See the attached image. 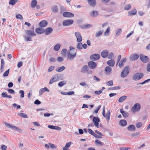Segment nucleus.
Here are the masks:
<instances>
[{"label": "nucleus", "instance_id": "1", "mask_svg": "<svg viewBox=\"0 0 150 150\" xmlns=\"http://www.w3.org/2000/svg\"><path fill=\"white\" fill-rule=\"evenodd\" d=\"M69 49L70 50L69 52L68 58L70 60H71L76 57V52L74 48L72 47H70Z\"/></svg>", "mask_w": 150, "mask_h": 150}, {"label": "nucleus", "instance_id": "2", "mask_svg": "<svg viewBox=\"0 0 150 150\" xmlns=\"http://www.w3.org/2000/svg\"><path fill=\"white\" fill-rule=\"evenodd\" d=\"M129 68L128 66L125 67L122 71L121 76L122 78H124L126 77L129 73Z\"/></svg>", "mask_w": 150, "mask_h": 150}, {"label": "nucleus", "instance_id": "3", "mask_svg": "<svg viewBox=\"0 0 150 150\" xmlns=\"http://www.w3.org/2000/svg\"><path fill=\"white\" fill-rule=\"evenodd\" d=\"M140 108V105L139 103H135L131 109V111L134 113L139 111Z\"/></svg>", "mask_w": 150, "mask_h": 150}, {"label": "nucleus", "instance_id": "4", "mask_svg": "<svg viewBox=\"0 0 150 150\" xmlns=\"http://www.w3.org/2000/svg\"><path fill=\"white\" fill-rule=\"evenodd\" d=\"M143 75L142 73H137L133 76V79L134 80H138L142 78Z\"/></svg>", "mask_w": 150, "mask_h": 150}, {"label": "nucleus", "instance_id": "5", "mask_svg": "<svg viewBox=\"0 0 150 150\" xmlns=\"http://www.w3.org/2000/svg\"><path fill=\"white\" fill-rule=\"evenodd\" d=\"M140 58L141 61L144 63H147L149 61V57L147 56L144 55L143 54H140Z\"/></svg>", "mask_w": 150, "mask_h": 150}, {"label": "nucleus", "instance_id": "6", "mask_svg": "<svg viewBox=\"0 0 150 150\" xmlns=\"http://www.w3.org/2000/svg\"><path fill=\"white\" fill-rule=\"evenodd\" d=\"M74 23L73 20H67L64 21L62 23V25L64 26H68Z\"/></svg>", "mask_w": 150, "mask_h": 150}, {"label": "nucleus", "instance_id": "7", "mask_svg": "<svg viewBox=\"0 0 150 150\" xmlns=\"http://www.w3.org/2000/svg\"><path fill=\"white\" fill-rule=\"evenodd\" d=\"M105 108L104 107L103 110V116L106 118V119L107 121L108 122H109V120L110 119V111L109 110L106 113V115H105Z\"/></svg>", "mask_w": 150, "mask_h": 150}, {"label": "nucleus", "instance_id": "8", "mask_svg": "<svg viewBox=\"0 0 150 150\" xmlns=\"http://www.w3.org/2000/svg\"><path fill=\"white\" fill-rule=\"evenodd\" d=\"M75 35L77 41L78 42H81L82 40V37L80 32H76L75 33Z\"/></svg>", "mask_w": 150, "mask_h": 150}, {"label": "nucleus", "instance_id": "9", "mask_svg": "<svg viewBox=\"0 0 150 150\" xmlns=\"http://www.w3.org/2000/svg\"><path fill=\"white\" fill-rule=\"evenodd\" d=\"M100 57V56L99 54H95L91 55L90 59L92 61H95L99 59Z\"/></svg>", "mask_w": 150, "mask_h": 150}, {"label": "nucleus", "instance_id": "10", "mask_svg": "<svg viewBox=\"0 0 150 150\" xmlns=\"http://www.w3.org/2000/svg\"><path fill=\"white\" fill-rule=\"evenodd\" d=\"M88 65L90 69H95L97 66L96 63L93 61H90L88 63Z\"/></svg>", "mask_w": 150, "mask_h": 150}, {"label": "nucleus", "instance_id": "11", "mask_svg": "<svg viewBox=\"0 0 150 150\" xmlns=\"http://www.w3.org/2000/svg\"><path fill=\"white\" fill-rule=\"evenodd\" d=\"M63 16L65 17L71 18L73 17L74 15L73 13L71 12H66L63 13Z\"/></svg>", "mask_w": 150, "mask_h": 150}, {"label": "nucleus", "instance_id": "12", "mask_svg": "<svg viewBox=\"0 0 150 150\" xmlns=\"http://www.w3.org/2000/svg\"><path fill=\"white\" fill-rule=\"evenodd\" d=\"M139 55L137 54H131L130 57V59L132 61H134L138 59Z\"/></svg>", "mask_w": 150, "mask_h": 150}, {"label": "nucleus", "instance_id": "13", "mask_svg": "<svg viewBox=\"0 0 150 150\" xmlns=\"http://www.w3.org/2000/svg\"><path fill=\"white\" fill-rule=\"evenodd\" d=\"M47 21L46 20H43L39 23V26L41 27H45L47 25Z\"/></svg>", "mask_w": 150, "mask_h": 150}, {"label": "nucleus", "instance_id": "14", "mask_svg": "<svg viewBox=\"0 0 150 150\" xmlns=\"http://www.w3.org/2000/svg\"><path fill=\"white\" fill-rule=\"evenodd\" d=\"M93 122L94 123L95 125L97 128L98 127V122L99 121V119L98 117H94L93 119Z\"/></svg>", "mask_w": 150, "mask_h": 150}, {"label": "nucleus", "instance_id": "15", "mask_svg": "<svg viewBox=\"0 0 150 150\" xmlns=\"http://www.w3.org/2000/svg\"><path fill=\"white\" fill-rule=\"evenodd\" d=\"M36 32L38 34H42L45 32V30L42 27L37 28L35 29Z\"/></svg>", "mask_w": 150, "mask_h": 150}, {"label": "nucleus", "instance_id": "16", "mask_svg": "<svg viewBox=\"0 0 150 150\" xmlns=\"http://www.w3.org/2000/svg\"><path fill=\"white\" fill-rule=\"evenodd\" d=\"M108 50H107L103 51L101 53L102 57L103 58L106 57L108 55Z\"/></svg>", "mask_w": 150, "mask_h": 150}, {"label": "nucleus", "instance_id": "17", "mask_svg": "<svg viewBox=\"0 0 150 150\" xmlns=\"http://www.w3.org/2000/svg\"><path fill=\"white\" fill-rule=\"evenodd\" d=\"M53 31V29L52 28L49 27L47 28L45 30V33L46 35H48L50 34Z\"/></svg>", "mask_w": 150, "mask_h": 150}, {"label": "nucleus", "instance_id": "18", "mask_svg": "<svg viewBox=\"0 0 150 150\" xmlns=\"http://www.w3.org/2000/svg\"><path fill=\"white\" fill-rule=\"evenodd\" d=\"M111 71L112 68L109 66H107L105 69V71L107 74H110L111 73Z\"/></svg>", "mask_w": 150, "mask_h": 150}, {"label": "nucleus", "instance_id": "19", "mask_svg": "<svg viewBox=\"0 0 150 150\" xmlns=\"http://www.w3.org/2000/svg\"><path fill=\"white\" fill-rule=\"evenodd\" d=\"M98 15V12L97 11H93L90 13V15L91 17H95L97 16Z\"/></svg>", "mask_w": 150, "mask_h": 150}, {"label": "nucleus", "instance_id": "20", "mask_svg": "<svg viewBox=\"0 0 150 150\" xmlns=\"http://www.w3.org/2000/svg\"><path fill=\"white\" fill-rule=\"evenodd\" d=\"M137 13V11L136 9H133L131 11L128 12L129 16H132L135 15Z\"/></svg>", "mask_w": 150, "mask_h": 150}, {"label": "nucleus", "instance_id": "21", "mask_svg": "<svg viewBox=\"0 0 150 150\" xmlns=\"http://www.w3.org/2000/svg\"><path fill=\"white\" fill-rule=\"evenodd\" d=\"M26 33L28 36L33 37L36 35V34L34 33L33 31H32L30 30H27L26 31Z\"/></svg>", "mask_w": 150, "mask_h": 150}, {"label": "nucleus", "instance_id": "22", "mask_svg": "<svg viewBox=\"0 0 150 150\" xmlns=\"http://www.w3.org/2000/svg\"><path fill=\"white\" fill-rule=\"evenodd\" d=\"M88 2L91 6L94 7L96 5L95 0H88Z\"/></svg>", "mask_w": 150, "mask_h": 150}, {"label": "nucleus", "instance_id": "23", "mask_svg": "<svg viewBox=\"0 0 150 150\" xmlns=\"http://www.w3.org/2000/svg\"><path fill=\"white\" fill-rule=\"evenodd\" d=\"M88 68L86 65H84L82 68L81 72L83 73H85L88 71Z\"/></svg>", "mask_w": 150, "mask_h": 150}, {"label": "nucleus", "instance_id": "24", "mask_svg": "<svg viewBox=\"0 0 150 150\" xmlns=\"http://www.w3.org/2000/svg\"><path fill=\"white\" fill-rule=\"evenodd\" d=\"M126 61V58H123L120 62L119 64V66L120 68H121L124 65V62H125Z\"/></svg>", "mask_w": 150, "mask_h": 150}, {"label": "nucleus", "instance_id": "25", "mask_svg": "<svg viewBox=\"0 0 150 150\" xmlns=\"http://www.w3.org/2000/svg\"><path fill=\"white\" fill-rule=\"evenodd\" d=\"M120 111L124 117H128L129 115L128 113L127 112L124 111L123 109L122 108L120 109Z\"/></svg>", "mask_w": 150, "mask_h": 150}, {"label": "nucleus", "instance_id": "26", "mask_svg": "<svg viewBox=\"0 0 150 150\" xmlns=\"http://www.w3.org/2000/svg\"><path fill=\"white\" fill-rule=\"evenodd\" d=\"M71 142H70L67 143L65 146L62 148L63 150H70L68 149V148L71 145Z\"/></svg>", "mask_w": 150, "mask_h": 150}, {"label": "nucleus", "instance_id": "27", "mask_svg": "<svg viewBox=\"0 0 150 150\" xmlns=\"http://www.w3.org/2000/svg\"><path fill=\"white\" fill-rule=\"evenodd\" d=\"M115 63V61L113 59H110L107 62L108 64L112 67H113Z\"/></svg>", "mask_w": 150, "mask_h": 150}, {"label": "nucleus", "instance_id": "28", "mask_svg": "<svg viewBox=\"0 0 150 150\" xmlns=\"http://www.w3.org/2000/svg\"><path fill=\"white\" fill-rule=\"evenodd\" d=\"M48 127L50 128L54 129L60 130L61 129V128L60 127L52 125H49L48 126Z\"/></svg>", "mask_w": 150, "mask_h": 150}, {"label": "nucleus", "instance_id": "29", "mask_svg": "<svg viewBox=\"0 0 150 150\" xmlns=\"http://www.w3.org/2000/svg\"><path fill=\"white\" fill-rule=\"evenodd\" d=\"M127 129L129 131H133L135 130V127L133 125H130L127 127Z\"/></svg>", "mask_w": 150, "mask_h": 150}, {"label": "nucleus", "instance_id": "30", "mask_svg": "<svg viewBox=\"0 0 150 150\" xmlns=\"http://www.w3.org/2000/svg\"><path fill=\"white\" fill-rule=\"evenodd\" d=\"M57 76H54L50 79L49 83L50 84L54 82L57 81Z\"/></svg>", "mask_w": 150, "mask_h": 150}, {"label": "nucleus", "instance_id": "31", "mask_svg": "<svg viewBox=\"0 0 150 150\" xmlns=\"http://www.w3.org/2000/svg\"><path fill=\"white\" fill-rule=\"evenodd\" d=\"M37 2L36 0H33L32 1L31 6L32 8H34L37 4Z\"/></svg>", "mask_w": 150, "mask_h": 150}, {"label": "nucleus", "instance_id": "32", "mask_svg": "<svg viewBox=\"0 0 150 150\" xmlns=\"http://www.w3.org/2000/svg\"><path fill=\"white\" fill-rule=\"evenodd\" d=\"M61 46L60 44L59 43H58L56 44L54 47V50L56 51H58Z\"/></svg>", "mask_w": 150, "mask_h": 150}, {"label": "nucleus", "instance_id": "33", "mask_svg": "<svg viewBox=\"0 0 150 150\" xmlns=\"http://www.w3.org/2000/svg\"><path fill=\"white\" fill-rule=\"evenodd\" d=\"M52 10L54 13H57L58 11L57 6L56 5L53 6L52 8Z\"/></svg>", "mask_w": 150, "mask_h": 150}, {"label": "nucleus", "instance_id": "34", "mask_svg": "<svg viewBox=\"0 0 150 150\" xmlns=\"http://www.w3.org/2000/svg\"><path fill=\"white\" fill-rule=\"evenodd\" d=\"M49 90L47 87L41 88L39 91L40 93H43L45 91H49Z\"/></svg>", "mask_w": 150, "mask_h": 150}, {"label": "nucleus", "instance_id": "35", "mask_svg": "<svg viewBox=\"0 0 150 150\" xmlns=\"http://www.w3.org/2000/svg\"><path fill=\"white\" fill-rule=\"evenodd\" d=\"M131 5L130 4H126L124 7V9L125 10H129L131 8Z\"/></svg>", "mask_w": 150, "mask_h": 150}, {"label": "nucleus", "instance_id": "36", "mask_svg": "<svg viewBox=\"0 0 150 150\" xmlns=\"http://www.w3.org/2000/svg\"><path fill=\"white\" fill-rule=\"evenodd\" d=\"M110 30V27H108L104 33L105 35L107 36L109 35Z\"/></svg>", "mask_w": 150, "mask_h": 150}, {"label": "nucleus", "instance_id": "37", "mask_svg": "<svg viewBox=\"0 0 150 150\" xmlns=\"http://www.w3.org/2000/svg\"><path fill=\"white\" fill-rule=\"evenodd\" d=\"M120 125L122 126H125L127 125V121L125 120H122L120 121Z\"/></svg>", "mask_w": 150, "mask_h": 150}, {"label": "nucleus", "instance_id": "38", "mask_svg": "<svg viewBox=\"0 0 150 150\" xmlns=\"http://www.w3.org/2000/svg\"><path fill=\"white\" fill-rule=\"evenodd\" d=\"M65 69V67L64 66H62L61 67L57 68L56 69V71L58 72H61L64 70Z\"/></svg>", "mask_w": 150, "mask_h": 150}, {"label": "nucleus", "instance_id": "39", "mask_svg": "<svg viewBox=\"0 0 150 150\" xmlns=\"http://www.w3.org/2000/svg\"><path fill=\"white\" fill-rule=\"evenodd\" d=\"M103 30H100L99 31H98V32H97L96 33V36L97 37H98L100 36L102 33H103Z\"/></svg>", "mask_w": 150, "mask_h": 150}, {"label": "nucleus", "instance_id": "40", "mask_svg": "<svg viewBox=\"0 0 150 150\" xmlns=\"http://www.w3.org/2000/svg\"><path fill=\"white\" fill-rule=\"evenodd\" d=\"M66 83V81H62L60 82L58 84V85L59 87H62Z\"/></svg>", "mask_w": 150, "mask_h": 150}, {"label": "nucleus", "instance_id": "41", "mask_svg": "<svg viewBox=\"0 0 150 150\" xmlns=\"http://www.w3.org/2000/svg\"><path fill=\"white\" fill-rule=\"evenodd\" d=\"M67 53V50L66 49H62V54L63 56H65Z\"/></svg>", "mask_w": 150, "mask_h": 150}, {"label": "nucleus", "instance_id": "42", "mask_svg": "<svg viewBox=\"0 0 150 150\" xmlns=\"http://www.w3.org/2000/svg\"><path fill=\"white\" fill-rule=\"evenodd\" d=\"M127 97V96H122L119 99L118 101L120 102H122L124 100L126 99Z\"/></svg>", "mask_w": 150, "mask_h": 150}, {"label": "nucleus", "instance_id": "43", "mask_svg": "<svg viewBox=\"0 0 150 150\" xmlns=\"http://www.w3.org/2000/svg\"><path fill=\"white\" fill-rule=\"evenodd\" d=\"M11 128L13 129H14L15 130H17L19 132H22V130L21 129L18 128V127H17L16 126H13V125H12Z\"/></svg>", "mask_w": 150, "mask_h": 150}, {"label": "nucleus", "instance_id": "44", "mask_svg": "<svg viewBox=\"0 0 150 150\" xmlns=\"http://www.w3.org/2000/svg\"><path fill=\"white\" fill-rule=\"evenodd\" d=\"M1 97L2 98H12L11 95L8 94H1Z\"/></svg>", "mask_w": 150, "mask_h": 150}, {"label": "nucleus", "instance_id": "45", "mask_svg": "<svg viewBox=\"0 0 150 150\" xmlns=\"http://www.w3.org/2000/svg\"><path fill=\"white\" fill-rule=\"evenodd\" d=\"M18 1V0H10L9 1V4L13 5L16 3Z\"/></svg>", "mask_w": 150, "mask_h": 150}, {"label": "nucleus", "instance_id": "46", "mask_svg": "<svg viewBox=\"0 0 150 150\" xmlns=\"http://www.w3.org/2000/svg\"><path fill=\"white\" fill-rule=\"evenodd\" d=\"M48 144L49 145L50 147L52 149H55L57 147V146H56L55 145L53 144L49 143Z\"/></svg>", "mask_w": 150, "mask_h": 150}, {"label": "nucleus", "instance_id": "47", "mask_svg": "<svg viewBox=\"0 0 150 150\" xmlns=\"http://www.w3.org/2000/svg\"><path fill=\"white\" fill-rule=\"evenodd\" d=\"M140 135V133L139 132H136L132 134L131 136L132 137H134L136 136H139Z\"/></svg>", "mask_w": 150, "mask_h": 150}, {"label": "nucleus", "instance_id": "48", "mask_svg": "<svg viewBox=\"0 0 150 150\" xmlns=\"http://www.w3.org/2000/svg\"><path fill=\"white\" fill-rule=\"evenodd\" d=\"M66 11V8L63 6L60 7V13H62L63 12Z\"/></svg>", "mask_w": 150, "mask_h": 150}, {"label": "nucleus", "instance_id": "49", "mask_svg": "<svg viewBox=\"0 0 150 150\" xmlns=\"http://www.w3.org/2000/svg\"><path fill=\"white\" fill-rule=\"evenodd\" d=\"M142 125V122H137L136 124V126L137 128H140L141 127Z\"/></svg>", "mask_w": 150, "mask_h": 150}, {"label": "nucleus", "instance_id": "50", "mask_svg": "<svg viewBox=\"0 0 150 150\" xmlns=\"http://www.w3.org/2000/svg\"><path fill=\"white\" fill-rule=\"evenodd\" d=\"M83 47L82 44L81 42H79L77 44V47L80 49H82Z\"/></svg>", "mask_w": 150, "mask_h": 150}, {"label": "nucleus", "instance_id": "51", "mask_svg": "<svg viewBox=\"0 0 150 150\" xmlns=\"http://www.w3.org/2000/svg\"><path fill=\"white\" fill-rule=\"evenodd\" d=\"M9 69H8L4 73V74L3 75V76L4 77H6L7 76L8 74L9 73Z\"/></svg>", "mask_w": 150, "mask_h": 150}, {"label": "nucleus", "instance_id": "52", "mask_svg": "<svg viewBox=\"0 0 150 150\" xmlns=\"http://www.w3.org/2000/svg\"><path fill=\"white\" fill-rule=\"evenodd\" d=\"M18 115L21 117H23V118H27L28 117L27 115L24 113H20Z\"/></svg>", "mask_w": 150, "mask_h": 150}, {"label": "nucleus", "instance_id": "53", "mask_svg": "<svg viewBox=\"0 0 150 150\" xmlns=\"http://www.w3.org/2000/svg\"><path fill=\"white\" fill-rule=\"evenodd\" d=\"M106 84L108 86H112L113 85V81L112 80H111V81H108L106 83Z\"/></svg>", "mask_w": 150, "mask_h": 150}, {"label": "nucleus", "instance_id": "54", "mask_svg": "<svg viewBox=\"0 0 150 150\" xmlns=\"http://www.w3.org/2000/svg\"><path fill=\"white\" fill-rule=\"evenodd\" d=\"M95 143L97 145H103V144L101 142H100V141H99L98 140H96V141H95Z\"/></svg>", "mask_w": 150, "mask_h": 150}, {"label": "nucleus", "instance_id": "55", "mask_svg": "<svg viewBox=\"0 0 150 150\" xmlns=\"http://www.w3.org/2000/svg\"><path fill=\"white\" fill-rule=\"evenodd\" d=\"M122 32V30L121 29H119L117 30L116 32V35L117 36L119 35Z\"/></svg>", "mask_w": 150, "mask_h": 150}, {"label": "nucleus", "instance_id": "56", "mask_svg": "<svg viewBox=\"0 0 150 150\" xmlns=\"http://www.w3.org/2000/svg\"><path fill=\"white\" fill-rule=\"evenodd\" d=\"M16 18L18 19H23V17L22 16L21 14H18L16 16Z\"/></svg>", "mask_w": 150, "mask_h": 150}, {"label": "nucleus", "instance_id": "57", "mask_svg": "<svg viewBox=\"0 0 150 150\" xmlns=\"http://www.w3.org/2000/svg\"><path fill=\"white\" fill-rule=\"evenodd\" d=\"M24 37L25 40L27 41H30L32 40L31 37H27L26 36H25Z\"/></svg>", "mask_w": 150, "mask_h": 150}, {"label": "nucleus", "instance_id": "58", "mask_svg": "<svg viewBox=\"0 0 150 150\" xmlns=\"http://www.w3.org/2000/svg\"><path fill=\"white\" fill-rule=\"evenodd\" d=\"M114 56L113 53H110L108 55V58L109 59H111L113 58Z\"/></svg>", "mask_w": 150, "mask_h": 150}, {"label": "nucleus", "instance_id": "59", "mask_svg": "<svg viewBox=\"0 0 150 150\" xmlns=\"http://www.w3.org/2000/svg\"><path fill=\"white\" fill-rule=\"evenodd\" d=\"M55 67L54 66H51L49 67L48 69V71L49 72H51L54 69Z\"/></svg>", "mask_w": 150, "mask_h": 150}, {"label": "nucleus", "instance_id": "60", "mask_svg": "<svg viewBox=\"0 0 150 150\" xmlns=\"http://www.w3.org/2000/svg\"><path fill=\"white\" fill-rule=\"evenodd\" d=\"M100 107H101V105H99L98 106V108L94 111V112L95 113H97L98 111L100 109Z\"/></svg>", "mask_w": 150, "mask_h": 150}, {"label": "nucleus", "instance_id": "61", "mask_svg": "<svg viewBox=\"0 0 150 150\" xmlns=\"http://www.w3.org/2000/svg\"><path fill=\"white\" fill-rule=\"evenodd\" d=\"M88 132L91 134L93 135L95 133L91 129H88Z\"/></svg>", "mask_w": 150, "mask_h": 150}, {"label": "nucleus", "instance_id": "62", "mask_svg": "<svg viewBox=\"0 0 150 150\" xmlns=\"http://www.w3.org/2000/svg\"><path fill=\"white\" fill-rule=\"evenodd\" d=\"M131 148H126L124 147H121L120 148V150H128V149H130Z\"/></svg>", "mask_w": 150, "mask_h": 150}, {"label": "nucleus", "instance_id": "63", "mask_svg": "<svg viewBox=\"0 0 150 150\" xmlns=\"http://www.w3.org/2000/svg\"><path fill=\"white\" fill-rule=\"evenodd\" d=\"M7 146L6 145H2L1 146V149L2 150H6Z\"/></svg>", "mask_w": 150, "mask_h": 150}, {"label": "nucleus", "instance_id": "64", "mask_svg": "<svg viewBox=\"0 0 150 150\" xmlns=\"http://www.w3.org/2000/svg\"><path fill=\"white\" fill-rule=\"evenodd\" d=\"M146 69L148 71H150V63L148 64Z\"/></svg>", "mask_w": 150, "mask_h": 150}]
</instances>
